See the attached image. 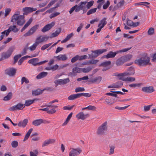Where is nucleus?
Masks as SVG:
<instances>
[{"label": "nucleus", "mask_w": 156, "mask_h": 156, "mask_svg": "<svg viewBox=\"0 0 156 156\" xmlns=\"http://www.w3.org/2000/svg\"><path fill=\"white\" fill-rule=\"evenodd\" d=\"M150 58L147 56L141 57L136 59L135 63L140 66H144L150 63Z\"/></svg>", "instance_id": "nucleus-3"}, {"label": "nucleus", "mask_w": 156, "mask_h": 156, "mask_svg": "<svg viewBox=\"0 0 156 156\" xmlns=\"http://www.w3.org/2000/svg\"><path fill=\"white\" fill-rule=\"evenodd\" d=\"M22 55L21 54H18L15 55L14 57V62L16 63L17 62L18 59L21 57Z\"/></svg>", "instance_id": "nucleus-57"}, {"label": "nucleus", "mask_w": 156, "mask_h": 156, "mask_svg": "<svg viewBox=\"0 0 156 156\" xmlns=\"http://www.w3.org/2000/svg\"><path fill=\"white\" fill-rule=\"evenodd\" d=\"M14 49V48L13 47H11L9 48L6 52L2 53L1 57L2 60L9 58L11 55Z\"/></svg>", "instance_id": "nucleus-7"}, {"label": "nucleus", "mask_w": 156, "mask_h": 156, "mask_svg": "<svg viewBox=\"0 0 156 156\" xmlns=\"http://www.w3.org/2000/svg\"><path fill=\"white\" fill-rule=\"evenodd\" d=\"M11 21L13 23L16 22L17 25L22 26L24 23L25 21L23 15H20V12L16 11L11 17Z\"/></svg>", "instance_id": "nucleus-1"}, {"label": "nucleus", "mask_w": 156, "mask_h": 156, "mask_svg": "<svg viewBox=\"0 0 156 156\" xmlns=\"http://www.w3.org/2000/svg\"><path fill=\"white\" fill-rule=\"evenodd\" d=\"M37 100L36 99H34L33 100H27L25 101V103L24 105V106H28L33 104L34 101Z\"/></svg>", "instance_id": "nucleus-26"}, {"label": "nucleus", "mask_w": 156, "mask_h": 156, "mask_svg": "<svg viewBox=\"0 0 156 156\" xmlns=\"http://www.w3.org/2000/svg\"><path fill=\"white\" fill-rule=\"evenodd\" d=\"M110 2L109 1H107V3L105 4L103 6V8L104 9H106L110 5Z\"/></svg>", "instance_id": "nucleus-63"}, {"label": "nucleus", "mask_w": 156, "mask_h": 156, "mask_svg": "<svg viewBox=\"0 0 156 156\" xmlns=\"http://www.w3.org/2000/svg\"><path fill=\"white\" fill-rule=\"evenodd\" d=\"M54 58H56V61H65L68 59V58L66 54H60L57 56H54Z\"/></svg>", "instance_id": "nucleus-18"}, {"label": "nucleus", "mask_w": 156, "mask_h": 156, "mask_svg": "<svg viewBox=\"0 0 156 156\" xmlns=\"http://www.w3.org/2000/svg\"><path fill=\"white\" fill-rule=\"evenodd\" d=\"M107 122H105L98 128L96 132L97 134L99 136L104 134L107 130Z\"/></svg>", "instance_id": "nucleus-5"}, {"label": "nucleus", "mask_w": 156, "mask_h": 156, "mask_svg": "<svg viewBox=\"0 0 156 156\" xmlns=\"http://www.w3.org/2000/svg\"><path fill=\"white\" fill-rule=\"evenodd\" d=\"M85 90V89L83 87H77L75 89V92H82Z\"/></svg>", "instance_id": "nucleus-50"}, {"label": "nucleus", "mask_w": 156, "mask_h": 156, "mask_svg": "<svg viewBox=\"0 0 156 156\" xmlns=\"http://www.w3.org/2000/svg\"><path fill=\"white\" fill-rule=\"evenodd\" d=\"M111 62L110 61H107L102 63L100 66H102L105 68H109L108 66L111 65Z\"/></svg>", "instance_id": "nucleus-33"}, {"label": "nucleus", "mask_w": 156, "mask_h": 156, "mask_svg": "<svg viewBox=\"0 0 156 156\" xmlns=\"http://www.w3.org/2000/svg\"><path fill=\"white\" fill-rule=\"evenodd\" d=\"M8 30H9V33L11 31H12L15 33H16L19 30V29L16 27V26L15 25L10 26Z\"/></svg>", "instance_id": "nucleus-29"}, {"label": "nucleus", "mask_w": 156, "mask_h": 156, "mask_svg": "<svg viewBox=\"0 0 156 156\" xmlns=\"http://www.w3.org/2000/svg\"><path fill=\"white\" fill-rule=\"evenodd\" d=\"M125 62L129 61L132 57V55H126L122 56Z\"/></svg>", "instance_id": "nucleus-34"}, {"label": "nucleus", "mask_w": 156, "mask_h": 156, "mask_svg": "<svg viewBox=\"0 0 156 156\" xmlns=\"http://www.w3.org/2000/svg\"><path fill=\"white\" fill-rule=\"evenodd\" d=\"M33 131V129L32 128L30 129L27 132V133L25 135L24 137V139L23 140V141H25L26 140H27L30 136V134Z\"/></svg>", "instance_id": "nucleus-31"}, {"label": "nucleus", "mask_w": 156, "mask_h": 156, "mask_svg": "<svg viewBox=\"0 0 156 156\" xmlns=\"http://www.w3.org/2000/svg\"><path fill=\"white\" fill-rule=\"evenodd\" d=\"M82 151L80 149L71 148L69 153V156H76L80 154Z\"/></svg>", "instance_id": "nucleus-15"}, {"label": "nucleus", "mask_w": 156, "mask_h": 156, "mask_svg": "<svg viewBox=\"0 0 156 156\" xmlns=\"http://www.w3.org/2000/svg\"><path fill=\"white\" fill-rule=\"evenodd\" d=\"M81 68L75 67L73 69V71L69 73V75L70 76H75L77 73H82Z\"/></svg>", "instance_id": "nucleus-21"}, {"label": "nucleus", "mask_w": 156, "mask_h": 156, "mask_svg": "<svg viewBox=\"0 0 156 156\" xmlns=\"http://www.w3.org/2000/svg\"><path fill=\"white\" fill-rule=\"evenodd\" d=\"M92 51V53L88 55L89 58H95L99 55L98 50Z\"/></svg>", "instance_id": "nucleus-22"}, {"label": "nucleus", "mask_w": 156, "mask_h": 156, "mask_svg": "<svg viewBox=\"0 0 156 156\" xmlns=\"http://www.w3.org/2000/svg\"><path fill=\"white\" fill-rule=\"evenodd\" d=\"M94 2L93 1H91L89 2H87L86 4V7L87 9H89L93 5Z\"/></svg>", "instance_id": "nucleus-51"}, {"label": "nucleus", "mask_w": 156, "mask_h": 156, "mask_svg": "<svg viewBox=\"0 0 156 156\" xmlns=\"http://www.w3.org/2000/svg\"><path fill=\"white\" fill-rule=\"evenodd\" d=\"M61 32V30L59 29L56 30L55 32L53 33L51 35L50 38L55 37L58 35Z\"/></svg>", "instance_id": "nucleus-32"}, {"label": "nucleus", "mask_w": 156, "mask_h": 156, "mask_svg": "<svg viewBox=\"0 0 156 156\" xmlns=\"http://www.w3.org/2000/svg\"><path fill=\"white\" fill-rule=\"evenodd\" d=\"M80 94V97H81L82 96H84L86 97H89L91 95V94L90 93H79Z\"/></svg>", "instance_id": "nucleus-44"}, {"label": "nucleus", "mask_w": 156, "mask_h": 156, "mask_svg": "<svg viewBox=\"0 0 156 156\" xmlns=\"http://www.w3.org/2000/svg\"><path fill=\"white\" fill-rule=\"evenodd\" d=\"M130 49V48H125L122 50L117 51L115 52H113L112 51H111L107 55H104V57L107 58H112L115 57L116 54L119 53H122V52L127 51L129 50Z\"/></svg>", "instance_id": "nucleus-6"}, {"label": "nucleus", "mask_w": 156, "mask_h": 156, "mask_svg": "<svg viewBox=\"0 0 156 156\" xmlns=\"http://www.w3.org/2000/svg\"><path fill=\"white\" fill-rule=\"evenodd\" d=\"M80 95L79 93L72 94L68 97V99L69 100H73L80 98Z\"/></svg>", "instance_id": "nucleus-24"}, {"label": "nucleus", "mask_w": 156, "mask_h": 156, "mask_svg": "<svg viewBox=\"0 0 156 156\" xmlns=\"http://www.w3.org/2000/svg\"><path fill=\"white\" fill-rule=\"evenodd\" d=\"M52 43H49L48 44H45L43 45L41 48V49L42 51H44L48 47H49L51 44Z\"/></svg>", "instance_id": "nucleus-46"}, {"label": "nucleus", "mask_w": 156, "mask_h": 156, "mask_svg": "<svg viewBox=\"0 0 156 156\" xmlns=\"http://www.w3.org/2000/svg\"><path fill=\"white\" fill-rule=\"evenodd\" d=\"M47 107V113L49 114H53L55 113L56 111L55 109L57 107V106L53 105H48Z\"/></svg>", "instance_id": "nucleus-17"}, {"label": "nucleus", "mask_w": 156, "mask_h": 156, "mask_svg": "<svg viewBox=\"0 0 156 156\" xmlns=\"http://www.w3.org/2000/svg\"><path fill=\"white\" fill-rule=\"evenodd\" d=\"M58 68L59 66L58 65L56 64L51 67L52 70L53 71L56 70L58 69Z\"/></svg>", "instance_id": "nucleus-64"}, {"label": "nucleus", "mask_w": 156, "mask_h": 156, "mask_svg": "<svg viewBox=\"0 0 156 156\" xmlns=\"http://www.w3.org/2000/svg\"><path fill=\"white\" fill-rule=\"evenodd\" d=\"M125 62L124 61L122 57L118 59L116 61V64L118 66H119Z\"/></svg>", "instance_id": "nucleus-36"}, {"label": "nucleus", "mask_w": 156, "mask_h": 156, "mask_svg": "<svg viewBox=\"0 0 156 156\" xmlns=\"http://www.w3.org/2000/svg\"><path fill=\"white\" fill-rule=\"evenodd\" d=\"M48 73L46 72H43L38 74L37 77L36 78L38 79H41L43 78L46 76L48 75Z\"/></svg>", "instance_id": "nucleus-28"}, {"label": "nucleus", "mask_w": 156, "mask_h": 156, "mask_svg": "<svg viewBox=\"0 0 156 156\" xmlns=\"http://www.w3.org/2000/svg\"><path fill=\"white\" fill-rule=\"evenodd\" d=\"M91 69V68L90 67L86 68H81L82 72L88 73L90 72Z\"/></svg>", "instance_id": "nucleus-41"}, {"label": "nucleus", "mask_w": 156, "mask_h": 156, "mask_svg": "<svg viewBox=\"0 0 156 156\" xmlns=\"http://www.w3.org/2000/svg\"><path fill=\"white\" fill-rule=\"evenodd\" d=\"M42 93L41 90L39 89L37 90H36L33 91L32 94L34 95H37Z\"/></svg>", "instance_id": "nucleus-42"}, {"label": "nucleus", "mask_w": 156, "mask_h": 156, "mask_svg": "<svg viewBox=\"0 0 156 156\" xmlns=\"http://www.w3.org/2000/svg\"><path fill=\"white\" fill-rule=\"evenodd\" d=\"M79 55H76L73 58L71 59V62H72V63H74L78 60H79Z\"/></svg>", "instance_id": "nucleus-47"}, {"label": "nucleus", "mask_w": 156, "mask_h": 156, "mask_svg": "<svg viewBox=\"0 0 156 156\" xmlns=\"http://www.w3.org/2000/svg\"><path fill=\"white\" fill-rule=\"evenodd\" d=\"M101 80V77L100 76H98L92 79L91 81L92 82L96 84H99Z\"/></svg>", "instance_id": "nucleus-30"}, {"label": "nucleus", "mask_w": 156, "mask_h": 156, "mask_svg": "<svg viewBox=\"0 0 156 156\" xmlns=\"http://www.w3.org/2000/svg\"><path fill=\"white\" fill-rule=\"evenodd\" d=\"M61 85H64L67 84L69 82V78H67L64 79H60Z\"/></svg>", "instance_id": "nucleus-39"}, {"label": "nucleus", "mask_w": 156, "mask_h": 156, "mask_svg": "<svg viewBox=\"0 0 156 156\" xmlns=\"http://www.w3.org/2000/svg\"><path fill=\"white\" fill-rule=\"evenodd\" d=\"M38 45L35 42L32 45L28 48V49H29L30 51H34L36 49Z\"/></svg>", "instance_id": "nucleus-35"}, {"label": "nucleus", "mask_w": 156, "mask_h": 156, "mask_svg": "<svg viewBox=\"0 0 156 156\" xmlns=\"http://www.w3.org/2000/svg\"><path fill=\"white\" fill-rule=\"evenodd\" d=\"M154 33V29L152 27L150 28L148 31V34L149 35H153Z\"/></svg>", "instance_id": "nucleus-52"}, {"label": "nucleus", "mask_w": 156, "mask_h": 156, "mask_svg": "<svg viewBox=\"0 0 156 156\" xmlns=\"http://www.w3.org/2000/svg\"><path fill=\"white\" fill-rule=\"evenodd\" d=\"M134 73L133 69L131 68L129 69V71L128 72L121 73H116L114 75L117 76L119 79L126 81L127 78L126 76L133 75L134 74Z\"/></svg>", "instance_id": "nucleus-2"}, {"label": "nucleus", "mask_w": 156, "mask_h": 156, "mask_svg": "<svg viewBox=\"0 0 156 156\" xmlns=\"http://www.w3.org/2000/svg\"><path fill=\"white\" fill-rule=\"evenodd\" d=\"M141 90L143 92L147 93H151L154 91V89L152 86L143 87Z\"/></svg>", "instance_id": "nucleus-19"}, {"label": "nucleus", "mask_w": 156, "mask_h": 156, "mask_svg": "<svg viewBox=\"0 0 156 156\" xmlns=\"http://www.w3.org/2000/svg\"><path fill=\"white\" fill-rule=\"evenodd\" d=\"M106 19V18H104L100 21L98 26L99 28L97 29L96 31L97 33L99 32L101 29L106 25L107 24Z\"/></svg>", "instance_id": "nucleus-12"}, {"label": "nucleus", "mask_w": 156, "mask_h": 156, "mask_svg": "<svg viewBox=\"0 0 156 156\" xmlns=\"http://www.w3.org/2000/svg\"><path fill=\"white\" fill-rule=\"evenodd\" d=\"M89 116V114L87 113L84 114L83 112H81L77 114L76 115V117L78 119H81L84 120Z\"/></svg>", "instance_id": "nucleus-16"}, {"label": "nucleus", "mask_w": 156, "mask_h": 156, "mask_svg": "<svg viewBox=\"0 0 156 156\" xmlns=\"http://www.w3.org/2000/svg\"><path fill=\"white\" fill-rule=\"evenodd\" d=\"M38 154V152L37 150H34V152L30 151V156H37V155Z\"/></svg>", "instance_id": "nucleus-43"}, {"label": "nucleus", "mask_w": 156, "mask_h": 156, "mask_svg": "<svg viewBox=\"0 0 156 156\" xmlns=\"http://www.w3.org/2000/svg\"><path fill=\"white\" fill-rule=\"evenodd\" d=\"M54 83L56 87L58 85H61L60 79H58L55 80L54 82Z\"/></svg>", "instance_id": "nucleus-60"}, {"label": "nucleus", "mask_w": 156, "mask_h": 156, "mask_svg": "<svg viewBox=\"0 0 156 156\" xmlns=\"http://www.w3.org/2000/svg\"><path fill=\"white\" fill-rule=\"evenodd\" d=\"M11 11V9L10 8H6L5 10V16L6 17L9 14Z\"/></svg>", "instance_id": "nucleus-58"}, {"label": "nucleus", "mask_w": 156, "mask_h": 156, "mask_svg": "<svg viewBox=\"0 0 156 156\" xmlns=\"http://www.w3.org/2000/svg\"><path fill=\"white\" fill-rule=\"evenodd\" d=\"M39 27L38 25H36L31 28L30 30L23 35L24 37L30 36L33 35Z\"/></svg>", "instance_id": "nucleus-10"}, {"label": "nucleus", "mask_w": 156, "mask_h": 156, "mask_svg": "<svg viewBox=\"0 0 156 156\" xmlns=\"http://www.w3.org/2000/svg\"><path fill=\"white\" fill-rule=\"evenodd\" d=\"M21 84H22L23 82H25L26 83H29L28 80L25 77H23L21 80Z\"/></svg>", "instance_id": "nucleus-48"}, {"label": "nucleus", "mask_w": 156, "mask_h": 156, "mask_svg": "<svg viewBox=\"0 0 156 156\" xmlns=\"http://www.w3.org/2000/svg\"><path fill=\"white\" fill-rule=\"evenodd\" d=\"M25 106L23 104H18L16 105H15L10 107L9 109L10 111L20 110L22 109Z\"/></svg>", "instance_id": "nucleus-14"}, {"label": "nucleus", "mask_w": 156, "mask_h": 156, "mask_svg": "<svg viewBox=\"0 0 156 156\" xmlns=\"http://www.w3.org/2000/svg\"><path fill=\"white\" fill-rule=\"evenodd\" d=\"M96 109V107L95 106L92 105H89L87 107L83 108L82 110L88 109L91 110H95Z\"/></svg>", "instance_id": "nucleus-37"}, {"label": "nucleus", "mask_w": 156, "mask_h": 156, "mask_svg": "<svg viewBox=\"0 0 156 156\" xmlns=\"http://www.w3.org/2000/svg\"><path fill=\"white\" fill-rule=\"evenodd\" d=\"M43 120L42 119H40L34 120L32 122V124L33 125L35 126H37L40 125L41 123H43Z\"/></svg>", "instance_id": "nucleus-25"}, {"label": "nucleus", "mask_w": 156, "mask_h": 156, "mask_svg": "<svg viewBox=\"0 0 156 156\" xmlns=\"http://www.w3.org/2000/svg\"><path fill=\"white\" fill-rule=\"evenodd\" d=\"M28 121L27 119H25L23 121L20 122L18 124V126L20 127H24L27 125Z\"/></svg>", "instance_id": "nucleus-27"}, {"label": "nucleus", "mask_w": 156, "mask_h": 156, "mask_svg": "<svg viewBox=\"0 0 156 156\" xmlns=\"http://www.w3.org/2000/svg\"><path fill=\"white\" fill-rule=\"evenodd\" d=\"M49 38V36L45 35H40L36 39L35 42L38 45L40 43L46 41Z\"/></svg>", "instance_id": "nucleus-9"}, {"label": "nucleus", "mask_w": 156, "mask_h": 156, "mask_svg": "<svg viewBox=\"0 0 156 156\" xmlns=\"http://www.w3.org/2000/svg\"><path fill=\"white\" fill-rule=\"evenodd\" d=\"M28 49V48L27 46L25 47L24 48L23 51L21 53L22 54L21 55H24L26 54L27 51Z\"/></svg>", "instance_id": "nucleus-61"}, {"label": "nucleus", "mask_w": 156, "mask_h": 156, "mask_svg": "<svg viewBox=\"0 0 156 156\" xmlns=\"http://www.w3.org/2000/svg\"><path fill=\"white\" fill-rule=\"evenodd\" d=\"M36 9L33 8H31L30 7H26L23 9V11L28 12L30 13L33 12V11H35L36 10Z\"/></svg>", "instance_id": "nucleus-23"}, {"label": "nucleus", "mask_w": 156, "mask_h": 156, "mask_svg": "<svg viewBox=\"0 0 156 156\" xmlns=\"http://www.w3.org/2000/svg\"><path fill=\"white\" fill-rule=\"evenodd\" d=\"M16 69L13 68H10L6 69L5 71V74L10 76H14L16 74Z\"/></svg>", "instance_id": "nucleus-11"}, {"label": "nucleus", "mask_w": 156, "mask_h": 156, "mask_svg": "<svg viewBox=\"0 0 156 156\" xmlns=\"http://www.w3.org/2000/svg\"><path fill=\"white\" fill-rule=\"evenodd\" d=\"M142 85V83H134L129 85V86L131 88H135L136 87H139Z\"/></svg>", "instance_id": "nucleus-45"}, {"label": "nucleus", "mask_w": 156, "mask_h": 156, "mask_svg": "<svg viewBox=\"0 0 156 156\" xmlns=\"http://www.w3.org/2000/svg\"><path fill=\"white\" fill-rule=\"evenodd\" d=\"M98 60H92L88 61V63L86 64H95L98 62Z\"/></svg>", "instance_id": "nucleus-49"}, {"label": "nucleus", "mask_w": 156, "mask_h": 156, "mask_svg": "<svg viewBox=\"0 0 156 156\" xmlns=\"http://www.w3.org/2000/svg\"><path fill=\"white\" fill-rule=\"evenodd\" d=\"M12 94L11 93L9 92L8 95L5 96L4 98V100L8 101L10 100L12 97Z\"/></svg>", "instance_id": "nucleus-40"}, {"label": "nucleus", "mask_w": 156, "mask_h": 156, "mask_svg": "<svg viewBox=\"0 0 156 156\" xmlns=\"http://www.w3.org/2000/svg\"><path fill=\"white\" fill-rule=\"evenodd\" d=\"M60 14V13L59 12H56L55 13H54L53 14H51L50 16V18L51 19H52V18L55 17L56 16Z\"/></svg>", "instance_id": "nucleus-59"}, {"label": "nucleus", "mask_w": 156, "mask_h": 156, "mask_svg": "<svg viewBox=\"0 0 156 156\" xmlns=\"http://www.w3.org/2000/svg\"><path fill=\"white\" fill-rule=\"evenodd\" d=\"M87 2H81L80 4V5H75L70 9L69 11V13L70 14H71L74 11L76 12H77L80 10H85L87 8Z\"/></svg>", "instance_id": "nucleus-4"}, {"label": "nucleus", "mask_w": 156, "mask_h": 156, "mask_svg": "<svg viewBox=\"0 0 156 156\" xmlns=\"http://www.w3.org/2000/svg\"><path fill=\"white\" fill-rule=\"evenodd\" d=\"M11 145L13 147L15 148L18 145V142L16 141H13L11 143Z\"/></svg>", "instance_id": "nucleus-56"}, {"label": "nucleus", "mask_w": 156, "mask_h": 156, "mask_svg": "<svg viewBox=\"0 0 156 156\" xmlns=\"http://www.w3.org/2000/svg\"><path fill=\"white\" fill-rule=\"evenodd\" d=\"M123 84V83L122 82L120 84L118 85H113L112 86H110L108 87V88H110L112 87H114L116 88H118L120 87Z\"/></svg>", "instance_id": "nucleus-54"}, {"label": "nucleus", "mask_w": 156, "mask_h": 156, "mask_svg": "<svg viewBox=\"0 0 156 156\" xmlns=\"http://www.w3.org/2000/svg\"><path fill=\"white\" fill-rule=\"evenodd\" d=\"M9 34V30H7L1 33V35L0 36H2L3 39L5 36H7Z\"/></svg>", "instance_id": "nucleus-38"}, {"label": "nucleus", "mask_w": 156, "mask_h": 156, "mask_svg": "<svg viewBox=\"0 0 156 156\" xmlns=\"http://www.w3.org/2000/svg\"><path fill=\"white\" fill-rule=\"evenodd\" d=\"M97 9V8H95L90 9L87 12V15H89L92 13L95 12H96Z\"/></svg>", "instance_id": "nucleus-55"}, {"label": "nucleus", "mask_w": 156, "mask_h": 156, "mask_svg": "<svg viewBox=\"0 0 156 156\" xmlns=\"http://www.w3.org/2000/svg\"><path fill=\"white\" fill-rule=\"evenodd\" d=\"M87 58V55H85L82 56H79V60L81 61L84 59H85Z\"/></svg>", "instance_id": "nucleus-62"}, {"label": "nucleus", "mask_w": 156, "mask_h": 156, "mask_svg": "<svg viewBox=\"0 0 156 156\" xmlns=\"http://www.w3.org/2000/svg\"><path fill=\"white\" fill-rule=\"evenodd\" d=\"M135 80V78L134 77L128 76L127 77L126 81L133 82Z\"/></svg>", "instance_id": "nucleus-53"}, {"label": "nucleus", "mask_w": 156, "mask_h": 156, "mask_svg": "<svg viewBox=\"0 0 156 156\" xmlns=\"http://www.w3.org/2000/svg\"><path fill=\"white\" fill-rule=\"evenodd\" d=\"M55 24V22H52L48 23L41 30V31L44 33L46 31H48L50 30L54 26Z\"/></svg>", "instance_id": "nucleus-13"}, {"label": "nucleus", "mask_w": 156, "mask_h": 156, "mask_svg": "<svg viewBox=\"0 0 156 156\" xmlns=\"http://www.w3.org/2000/svg\"><path fill=\"white\" fill-rule=\"evenodd\" d=\"M39 61V59L38 58H33L29 60L28 62L34 66H36L41 65L48 62V60H46L38 62Z\"/></svg>", "instance_id": "nucleus-8"}, {"label": "nucleus", "mask_w": 156, "mask_h": 156, "mask_svg": "<svg viewBox=\"0 0 156 156\" xmlns=\"http://www.w3.org/2000/svg\"><path fill=\"white\" fill-rule=\"evenodd\" d=\"M55 139H49L47 140L43 143L42 147H44L48 146L49 144H54L55 142Z\"/></svg>", "instance_id": "nucleus-20"}]
</instances>
